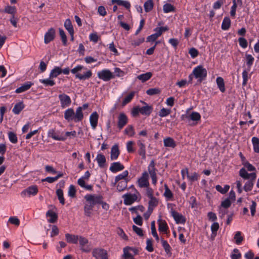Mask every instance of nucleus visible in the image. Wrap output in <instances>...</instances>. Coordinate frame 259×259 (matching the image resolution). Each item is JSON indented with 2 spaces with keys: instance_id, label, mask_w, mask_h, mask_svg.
<instances>
[{
  "instance_id": "1",
  "label": "nucleus",
  "mask_w": 259,
  "mask_h": 259,
  "mask_svg": "<svg viewBox=\"0 0 259 259\" xmlns=\"http://www.w3.org/2000/svg\"><path fill=\"white\" fill-rule=\"evenodd\" d=\"M240 176L245 180H247L243 187V189L246 192H248L252 189L254 182L256 178V172L248 173L245 168H241L239 170Z\"/></svg>"
},
{
  "instance_id": "2",
  "label": "nucleus",
  "mask_w": 259,
  "mask_h": 259,
  "mask_svg": "<svg viewBox=\"0 0 259 259\" xmlns=\"http://www.w3.org/2000/svg\"><path fill=\"white\" fill-rule=\"evenodd\" d=\"M72 74H75L76 78L79 80H87L92 75L91 70L81 65H78L71 70Z\"/></svg>"
},
{
  "instance_id": "3",
  "label": "nucleus",
  "mask_w": 259,
  "mask_h": 259,
  "mask_svg": "<svg viewBox=\"0 0 259 259\" xmlns=\"http://www.w3.org/2000/svg\"><path fill=\"white\" fill-rule=\"evenodd\" d=\"M207 76V70L202 65H199L195 67L192 73L190 74L189 78L192 80L193 76L198 79L199 81H202Z\"/></svg>"
},
{
  "instance_id": "4",
  "label": "nucleus",
  "mask_w": 259,
  "mask_h": 259,
  "mask_svg": "<svg viewBox=\"0 0 259 259\" xmlns=\"http://www.w3.org/2000/svg\"><path fill=\"white\" fill-rule=\"evenodd\" d=\"M124 204L126 205H130L135 202L139 201L140 195L139 192L135 190L134 193H127L122 196Z\"/></svg>"
},
{
  "instance_id": "5",
  "label": "nucleus",
  "mask_w": 259,
  "mask_h": 259,
  "mask_svg": "<svg viewBox=\"0 0 259 259\" xmlns=\"http://www.w3.org/2000/svg\"><path fill=\"white\" fill-rule=\"evenodd\" d=\"M201 116L198 112H192L191 113H187L182 116L183 120H186L191 124H197L198 121L200 120Z\"/></svg>"
},
{
  "instance_id": "6",
  "label": "nucleus",
  "mask_w": 259,
  "mask_h": 259,
  "mask_svg": "<svg viewBox=\"0 0 259 259\" xmlns=\"http://www.w3.org/2000/svg\"><path fill=\"white\" fill-rule=\"evenodd\" d=\"M148 172L152 180V183L154 185L157 184V169L155 167V162L154 160H151L148 166Z\"/></svg>"
},
{
  "instance_id": "7",
  "label": "nucleus",
  "mask_w": 259,
  "mask_h": 259,
  "mask_svg": "<svg viewBox=\"0 0 259 259\" xmlns=\"http://www.w3.org/2000/svg\"><path fill=\"white\" fill-rule=\"evenodd\" d=\"M148 172L152 180V183L154 185L157 184V169L155 167V162L154 160H151L148 166Z\"/></svg>"
},
{
  "instance_id": "8",
  "label": "nucleus",
  "mask_w": 259,
  "mask_h": 259,
  "mask_svg": "<svg viewBox=\"0 0 259 259\" xmlns=\"http://www.w3.org/2000/svg\"><path fill=\"white\" fill-rule=\"evenodd\" d=\"M86 201L95 206L102 202V197L100 195L88 194L84 196Z\"/></svg>"
},
{
  "instance_id": "9",
  "label": "nucleus",
  "mask_w": 259,
  "mask_h": 259,
  "mask_svg": "<svg viewBox=\"0 0 259 259\" xmlns=\"http://www.w3.org/2000/svg\"><path fill=\"white\" fill-rule=\"evenodd\" d=\"M138 185L140 188L147 187L149 186V175L147 171L142 173V176L137 181Z\"/></svg>"
},
{
  "instance_id": "10",
  "label": "nucleus",
  "mask_w": 259,
  "mask_h": 259,
  "mask_svg": "<svg viewBox=\"0 0 259 259\" xmlns=\"http://www.w3.org/2000/svg\"><path fill=\"white\" fill-rule=\"evenodd\" d=\"M98 77L104 81H107L113 77L112 73L107 69L102 70L97 73Z\"/></svg>"
},
{
  "instance_id": "11",
  "label": "nucleus",
  "mask_w": 259,
  "mask_h": 259,
  "mask_svg": "<svg viewBox=\"0 0 259 259\" xmlns=\"http://www.w3.org/2000/svg\"><path fill=\"white\" fill-rule=\"evenodd\" d=\"M37 192V187L35 185L31 186L21 192V196L23 197H30L36 195Z\"/></svg>"
},
{
  "instance_id": "12",
  "label": "nucleus",
  "mask_w": 259,
  "mask_h": 259,
  "mask_svg": "<svg viewBox=\"0 0 259 259\" xmlns=\"http://www.w3.org/2000/svg\"><path fill=\"white\" fill-rule=\"evenodd\" d=\"M58 97L60 101V104L62 108H65L70 105L71 103V100L68 95L65 94H62L59 95Z\"/></svg>"
},
{
  "instance_id": "13",
  "label": "nucleus",
  "mask_w": 259,
  "mask_h": 259,
  "mask_svg": "<svg viewBox=\"0 0 259 259\" xmlns=\"http://www.w3.org/2000/svg\"><path fill=\"white\" fill-rule=\"evenodd\" d=\"M48 136L57 141H65L66 140L65 137L61 134L59 132H56L53 129H50L48 131Z\"/></svg>"
},
{
  "instance_id": "14",
  "label": "nucleus",
  "mask_w": 259,
  "mask_h": 259,
  "mask_svg": "<svg viewBox=\"0 0 259 259\" xmlns=\"http://www.w3.org/2000/svg\"><path fill=\"white\" fill-rule=\"evenodd\" d=\"M136 253L137 251L135 249L126 247L123 249V259H135L134 256Z\"/></svg>"
},
{
  "instance_id": "15",
  "label": "nucleus",
  "mask_w": 259,
  "mask_h": 259,
  "mask_svg": "<svg viewBox=\"0 0 259 259\" xmlns=\"http://www.w3.org/2000/svg\"><path fill=\"white\" fill-rule=\"evenodd\" d=\"M55 36V30L54 28H50L48 31L45 33L44 36V42L46 44H49L52 41Z\"/></svg>"
},
{
  "instance_id": "16",
  "label": "nucleus",
  "mask_w": 259,
  "mask_h": 259,
  "mask_svg": "<svg viewBox=\"0 0 259 259\" xmlns=\"http://www.w3.org/2000/svg\"><path fill=\"white\" fill-rule=\"evenodd\" d=\"M93 255L96 259H107L106 251L102 249H96L93 251Z\"/></svg>"
},
{
  "instance_id": "17",
  "label": "nucleus",
  "mask_w": 259,
  "mask_h": 259,
  "mask_svg": "<svg viewBox=\"0 0 259 259\" xmlns=\"http://www.w3.org/2000/svg\"><path fill=\"white\" fill-rule=\"evenodd\" d=\"M170 213L177 224H183L185 222L184 217L180 213L175 211L172 209H171Z\"/></svg>"
},
{
  "instance_id": "18",
  "label": "nucleus",
  "mask_w": 259,
  "mask_h": 259,
  "mask_svg": "<svg viewBox=\"0 0 259 259\" xmlns=\"http://www.w3.org/2000/svg\"><path fill=\"white\" fill-rule=\"evenodd\" d=\"M99 115L97 112H94L90 116V122L93 130H95L98 122Z\"/></svg>"
},
{
  "instance_id": "19",
  "label": "nucleus",
  "mask_w": 259,
  "mask_h": 259,
  "mask_svg": "<svg viewBox=\"0 0 259 259\" xmlns=\"http://www.w3.org/2000/svg\"><path fill=\"white\" fill-rule=\"evenodd\" d=\"M124 167L120 162H115L111 164L109 169L113 173H116L124 169Z\"/></svg>"
},
{
  "instance_id": "20",
  "label": "nucleus",
  "mask_w": 259,
  "mask_h": 259,
  "mask_svg": "<svg viewBox=\"0 0 259 259\" xmlns=\"http://www.w3.org/2000/svg\"><path fill=\"white\" fill-rule=\"evenodd\" d=\"M120 154L118 146L117 144L113 145L111 149L110 159L115 160L117 159Z\"/></svg>"
},
{
  "instance_id": "21",
  "label": "nucleus",
  "mask_w": 259,
  "mask_h": 259,
  "mask_svg": "<svg viewBox=\"0 0 259 259\" xmlns=\"http://www.w3.org/2000/svg\"><path fill=\"white\" fill-rule=\"evenodd\" d=\"M78 241L80 246L81 249L85 252H88L90 250L91 248L87 247L86 245L88 243V240L87 238L79 236Z\"/></svg>"
},
{
  "instance_id": "22",
  "label": "nucleus",
  "mask_w": 259,
  "mask_h": 259,
  "mask_svg": "<svg viewBox=\"0 0 259 259\" xmlns=\"http://www.w3.org/2000/svg\"><path fill=\"white\" fill-rule=\"evenodd\" d=\"M65 237L66 241L72 244H76L79 239V236L69 233H66Z\"/></svg>"
},
{
  "instance_id": "23",
  "label": "nucleus",
  "mask_w": 259,
  "mask_h": 259,
  "mask_svg": "<svg viewBox=\"0 0 259 259\" xmlns=\"http://www.w3.org/2000/svg\"><path fill=\"white\" fill-rule=\"evenodd\" d=\"M127 118L125 114L121 113L119 114L118 119V126L121 129L127 123Z\"/></svg>"
},
{
  "instance_id": "24",
  "label": "nucleus",
  "mask_w": 259,
  "mask_h": 259,
  "mask_svg": "<svg viewBox=\"0 0 259 259\" xmlns=\"http://www.w3.org/2000/svg\"><path fill=\"white\" fill-rule=\"evenodd\" d=\"M33 83L30 81H27L23 84L20 87L16 90V93H21L29 90Z\"/></svg>"
},
{
  "instance_id": "25",
  "label": "nucleus",
  "mask_w": 259,
  "mask_h": 259,
  "mask_svg": "<svg viewBox=\"0 0 259 259\" xmlns=\"http://www.w3.org/2000/svg\"><path fill=\"white\" fill-rule=\"evenodd\" d=\"M64 118L68 121H74V111L72 108H68L64 112Z\"/></svg>"
},
{
  "instance_id": "26",
  "label": "nucleus",
  "mask_w": 259,
  "mask_h": 259,
  "mask_svg": "<svg viewBox=\"0 0 259 259\" xmlns=\"http://www.w3.org/2000/svg\"><path fill=\"white\" fill-rule=\"evenodd\" d=\"M145 105L140 107L141 113L143 115H149L152 111L153 108L144 102H142Z\"/></svg>"
},
{
  "instance_id": "27",
  "label": "nucleus",
  "mask_w": 259,
  "mask_h": 259,
  "mask_svg": "<svg viewBox=\"0 0 259 259\" xmlns=\"http://www.w3.org/2000/svg\"><path fill=\"white\" fill-rule=\"evenodd\" d=\"M148 209L149 211H152L153 209L156 207L158 203V200L155 197L149 198Z\"/></svg>"
},
{
  "instance_id": "28",
  "label": "nucleus",
  "mask_w": 259,
  "mask_h": 259,
  "mask_svg": "<svg viewBox=\"0 0 259 259\" xmlns=\"http://www.w3.org/2000/svg\"><path fill=\"white\" fill-rule=\"evenodd\" d=\"M163 144L165 147L174 148L176 146V142L173 139L170 137H167L164 139Z\"/></svg>"
},
{
  "instance_id": "29",
  "label": "nucleus",
  "mask_w": 259,
  "mask_h": 259,
  "mask_svg": "<svg viewBox=\"0 0 259 259\" xmlns=\"http://www.w3.org/2000/svg\"><path fill=\"white\" fill-rule=\"evenodd\" d=\"M96 160H97L98 165L100 167H104L105 166L106 163V158L103 154L101 153H98L96 156Z\"/></svg>"
},
{
  "instance_id": "30",
  "label": "nucleus",
  "mask_w": 259,
  "mask_h": 259,
  "mask_svg": "<svg viewBox=\"0 0 259 259\" xmlns=\"http://www.w3.org/2000/svg\"><path fill=\"white\" fill-rule=\"evenodd\" d=\"M152 76V73L150 72H147L145 73L140 74L137 76V78L142 82H144L150 79Z\"/></svg>"
},
{
  "instance_id": "31",
  "label": "nucleus",
  "mask_w": 259,
  "mask_h": 259,
  "mask_svg": "<svg viewBox=\"0 0 259 259\" xmlns=\"http://www.w3.org/2000/svg\"><path fill=\"white\" fill-rule=\"evenodd\" d=\"M39 81L46 87H52L55 84V81L54 80V78L50 77V75L49 78L46 79H40L39 80Z\"/></svg>"
},
{
  "instance_id": "32",
  "label": "nucleus",
  "mask_w": 259,
  "mask_h": 259,
  "mask_svg": "<svg viewBox=\"0 0 259 259\" xmlns=\"http://www.w3.org/2000/svg\"><path fill=\"white\" fill-rule=\"evenodd\" d=\"M46 216L48 218V221L52 223L55 222L57 219V214L51 210H49L47 211Z\"/></svg>"
},
{
  "instance_id": "33",
  "label": "nucleus",
  "mask_w": 259,
  "mask_h": 259,
  "mask_svg": "<svg viewBox=\"0 0 259 259\" xmlns=\"http://www.w3.org/2000/svg\"><path fill=\"white\" fill-rule=\"evenodd\" d=\"M83 118V114L81 108H77L74 112V121L75 122L82 120Z\"/></svg>"
},
{
  "instance_id": "34",
  "label": "nucleus",
  "mask_w": 259,
  "mask_h": 259,
  "mask_svg": "<svg viewBox=\"0 0 259 259\" xmlns=\"http://www.w3.org/2000/svg\"><path fill=\"white\" fill-rule=\"evenodd\" d=\"M164 189L163 195L166 200H172L173 199V194L166 184L164 185Z\"/></svg>"
},
{
  "instance_id": "35",
  "label": "nucleus",
  "mask_w": 259,
  "mask_h": 259,
  "mask_svg": "<svg viewBox=\"0 0 259 259\" xmlns=\"http://www.w3.org/2000/svg\"><path fill=\"white\" fill-rule=\"evenodd\" d=\"M112 4L116 3L119 6H122L126 9H128L131 7V4L127 1L124 0H112Z\"/></svg>"
},
{
  "instance_id": "36",
  "label": "nucleus",
  "mask_w": 259,
  "mask_h": 259,
  "mask_svg": "<svg viewBox=\"0 0 259 259\" xmlns=\"http://www.w3.org/2000/svg\"><path fill=\"white\" fill-rule=\"evenodd\" d=\"M64 27L65 29L68 31L70 35H72V34H74L73 27L70 19H67L65 20L64 22Z\"/></svg>"
},
{
  "instance_id": "37",
  "label": "nucleus",
  "mask_w": 259,
  "mask_h": 259,
  "mask_svg": "<svg viewBox=\"0 0 259 259\" xmlns=\"http://www.w3.org/2000/svg\"><path fill=\"white\" fill-rule=\"evenodd\" d=\"M62 73V69L60 67L55 66L50 72V76L53 78L57 77Z\"/></svg>"
},
{
  "instance_id": "38",
  "label": "nucleus",
  "mask_w": 259,
  "mask_h": 259,
  "mask_svg": "<svg viewBox=\"0 0 259 259\" xmlns=\"http://www.w3.org/2000/svg\"><path fill=\"white\" fill-rule=\"evenodd\" d=\"M158 222L159 231L163 233H166L168 227L166 222L161 220H158Z\"/></svg>"
},
{
  "instance_id": "39",
  "label": "nucleus",
  "mask_w": 259,
  "mask_h": 259,
  "mask_svg": "<svg viewBox=\"0 0 259 259\" xmlns=\"http://www.w3.org/2000/svg\"><path fill=\"white\" fill-rule=\"evenodd\" d=\"M154 31H155V33L148 36L147 38V41H154L157 38L161 36V34L159 31L157 30L156 28L154 29Z\"/></svg>"
},
{
  "instance_id": "40",
  "label": "nucleus",
  "mask_w": 259,
  "mask_h": 259,
  "mask_svg": "<svg viewBox=\"0 0 259 259\" xmlns=\"http://www.w3.org/2000/svg\"><path fill=\"white\" fill-rule=\"evenodd\" d=\"M94 205H92L91 204L89 203V202L86 201V203H85L84 206V214L90 217L92 214V211L93 209Z\"/></svg>"
},
{
  "instance_id": "41",
  "label": "nucleus",
  "mask_w": 259,
  "mask_h": 259,
  "mask_svg": "<svg viewBox=\"0 0 259 259\" xmlns=\"http://www.w3.org/2000/svg\"><path fill=\"white\" fill-rule=\"evenodd\" d=\"M216 82L220 91L224 93L225 91V87L223 78L221 77H218L216 79Z\"/></svg>"
},
{
  "instance_id": "42",
  "label": "nucleus",
  "mask_w": 259,
  "mask_h": 259,
  "mask_svg": "<svg viewBox=\"0 0 259 259\" xmlns=\"http://www.w3.org/2000/svg\"><path fill=\"white\" fill-rule=\"evenodd\" d=\"M138 145L139 146V153L143 158L146 157L145 145L141 141L138 142Z\"/></svg>"
},
{
  "instance_id": "43",
  "label": "nucleus",
  "mask_w": 259,
  "mask_h": 259,
  "mask_svg": "<svg viewBox=\"0 0 259 259\" xmlns=\"http://www.w3.org/2000/svg\"><path fill=\"white\" fill-rule=\"evenodd\" d=\"M160 240H161V242L162 247L164 249L165 252L169 255H170L171 253V247H170V245H169V244L166 240H164L162 238H161L160 239Z\"/></svg>"
},
{
  "instance_id": "44",
  "label": "nucleus",
  "mask_w": 259,
  "mask_h": 259,
  "mask_svg": "<svg viewBox=\"0 0 259 259\" xmlns=\"http://www.w3.org/2000/svg\"><path fill=\"white\" fill-rule=\"evenodd\" d=\"M136 92H132L130 93H129L128 95H127L123 99L122 104V106H125L127 103L130 102L131 100L133 99Z\"/></svg>"
},
{
  "instance_id": "45",
  "label": "nucleus",
  "mask_w": 259,
  "mask_h": 259,
  "mask_svg": "<svg viewBox=\"0 0 259 259\" xmlns=\"http://www.w3.org/2000/svg\"><path fill=\"white\" fill-rule=\"evenodd\" d=\"M145 210V208L142 205H138L135 207H132L129 208V210L132 213H136L137 215L139 214V212H143Z\"/></svg>"
},
{
  "instance_id": "46",
  "label": "nucleus",
  "mask_w": 259,
  "mask_h": 259,
  "mask_svg": "<svg viewBox=\"0 0 259 259\" xmlns=\"http://www.w3.org/2000/svg\"><path fill=\"white\" fill-rule=\"evenodd\" d=\"M246 65L249 69L251 68L254 61V57L250 54H246L245 55Z\"/></svg>"
},
{
  "instance_id": "47",
  "label": "nucleus",
  "mask_w": 259,
  "mask_h": 259,
  "mask_svg": "<svg viewBox=\"0 0 259 259\" xmlns=\"http://www.w3.org/2000/svg\"><path fill=\"white\" fill-rule=\"evenodd\" d=\"M251 141L253 145V150L256 153L259 152V139L253 137L252 138Z\"/></svg>"
},
{
  "instance_id": "48",
  "label": "nucleus",
  "mask_w": 259,
  "mask_h": 259,
  "mask_svg": "<svg viewBox=\"0 0 259 259\" xmlns=\"http://www.w3.org/2000/svg\"><path fill=\"white\" fill-rule=\"evenodd\" d=\"M231 24V20L229 17H225L222 24V29L224 30H228Z\"/></svg>"
},
{
  "instance_id": "49",
  "label": "nucleus",
  "mask_w": 259,
  "mask_h": 259,
  "mask_svg": "<svg viewBox=\"0 0 259 259\" xmlns=\"http://www.w3.org/2000/svg\"><path fill=\"white\" fill-rule=\"evenodd\" d=\"M163 10L165 13H168L174 12L175 8L171 4L166 3L163 6Z\"/></svg>"
},
{
  "instance_id": "50",
  "label": "nucleus",
  "mask_w": 259,
  "mask_h": 259,
  "mask_svg": "<svg viewBox=\"0 0 259 259\" xmlns=\"http://www.w3.org/2000/svg\"><path fill=\"white\" fill-rule=\"evenodd\" d=\"M153 2L152 0L147 1L144 5V10L146 12L151 11L153 8Z\"/></svg>"
},
{
  "instance_id": "51",
  "label": "nucleus",
  "mask_w": 259,
  "mask_h": 259,
  "mask_svg": "<svg viewBox=\"0 0 259 259\" xmlns=\"http://www.w3.org/2000/svg\"><path fill=\"white\" fill-rule=\"evenodd\" d=\"M24 107V105L22 102L18 103L15 105L13 109V112L16 114H18Z\"/></svg>"
},
{
  "instance_id": "52",
  "label": "nucleus",
  "mask_w": 259,
  "mask_h": 259,
  "mask_svg": "<svg viewBox=\"0 0 259 259\" xmlns=\"http://www.w3.org/2000/svg\"><path fill=\"white\" fill-rule=\"evenodd\" d=\"M216 190L222 194L226 193L230 189V186L226 185L223 188L221 185H218L215 186Z\"/></svg>"
},
{
  "instance_id": "53",
  "label": "nucleus",
  "mask_w": 259,
  "mask_h": 259,
  "mask_svg": "<svg viewBox=\"0 0 259 259\" xmlns=\"http://www.w3.org/2000/svg\"><path fill=\"white\" fill-rule=\"evenodd\" d=\"M4 12L6 13H8L13 15L17 12L16 8L15 6H11L9 5H7L4 11Z\"/></svg>"
},
{
  "instance_id": "54",
  "label": "nucleus",
  "mask_w": 259,
  "mask_h": 259,
  "mask_svg": "<svg viewBox=\"0 0 259 259\" xmlns=\"http://www.w3.org/2000/svg\"><path fill=\"white\" fill-rule=\"evenodd\" d=\"M243 165L244 167H243L242 168H245L246 171L247 170H248L249 171H251V172H255V167L248 162H244L243 163Z\"/></svg>"
},
{
  "instance_id": "55",
  "label": "nucleus",
  "mask_w": 259,
  "mask_h": 259,
  "mask_svg": "<svg viewBox=\"0 0 259 259\" xmlns=\"http://www.w3.org/2000/svg\"><path fill=\"white\" fill-rule=\"evenodd\" d=\"M128 172L127 170H124L121 174L118 175L115 177V182H118L120 180H125V178L127 177Z\"/></svg>"
},
{
  "instance_id": "56",
  "label": "nucleus",
  "mask_w": 259,
  "mask_h": 259,
  "mask_svg": "<svg viewBox=\"0 0 259 259\" xmlns=\"http://www.w3.org/2000/svg\"><path fill=\"white\" fill-rule=\"evenodd\" d=\"M234 238L235 240V243L237 244H240L243 239V237L241 236V232L240 231L236 232Z\"/></svg>"
},
{
  "instance_id": "57",
  "label": "nucleus",
  "mask_w": 259,
  "mask_h": 259,
  "mask_svg": "<svg viewBox=\"0 0 259 259\" xmlns=\"http://www.w3.org/2000/svg\"><path fill=\"white\" fill-rule=\"evenodd\" d=\"M171 112L170 109L162 108L159 112L158 115L160 117H164Z\"/></svg>"
},
{
  "instance_id": "58",
  "label": "nucleus",
  "mask_w": 259,
  "mask_h": 259,
  "mask_svg": "<svg viewBox=\"0 0 259 259\" xmlns=\"http://www.w3.org/2000/svg\"><path fill=\"white\" fill-rule=\"evenodd\" d=\"M56 194L57 195L58 198L60 201V202L62 204H64L65 203V199L63 197V192L61 189H57L56 191Z\"/></svg>"
},
{
  "instance_id": "59",
  "label": "nucleus",
  "mask_w": 259,
  "mask_h": 259,
  "mask_svg": "<svg viewBox=\"0 0 259 259\" xmlns=\"http://www.w3.org/2000/svg\"><path fill=\"white\" fill-rule=\"evenodd\" d=\"M233 5L231 7L230 15L231 17H235L237 7V4L236 0H232Z\"/></svg>"
},
{
  "instance_id": "60",
  "label": "nucleus",
  "mask_w": 259,
  "mask_h": 259,
  "mask_svg": "<svg viewBox=\"0 0 259 259\" xmlns=\"http://www.w3.org/2000/svg\"><path fill=\"white\" fill-rule=\"evenodd\" d=\"M134 142L132 141H129L127 142L126 144V148L128 153H133L135 151L134 148Z\"/></svg>"
},
{
  "instance_id": "61",
  "label": "nucleus",
  "mask_w": 259,
  "mask_h": 259,
  "mask_svg": "<svg viewBox=\"0 0 259 259\" xmlns=\"http://www.w3.org/2000/svg\"><path fill=\"white\" fill-rule=\"evenodd\" d=\"M8 137L10 142L12 143L15 144L18 141L16 135L12 132H10L8 133Z\"/></svg>"
},
{
  "instance_id": "62",
  "label": "nucleus",
  "mask_w": 259,
  "mask_h": 259,
  "mask_svg": "<svg viewBox=\"0 0 259 259\" xmlns=\"http://www.w3.org/2000/svg\"><path fill=\"white\" fill-rule=\"evenodd\" d=\"M160 93V90L159 89L155 88H151L148 90L146 91V93L150 96H152L154 95L158 94Z\"/></svg>"
},
{
  "instance_id": "63",
  "label": "nucleus",
  "mask_w": 259,
  "mask_h": 259,
  "mask_svg": "<svg viewBox=\"0 0 259 259\" xmlns=\"http://www.w3.org/2000/svg\"><path fill=\"white\" fill-rule=\"evenodd\" d=\"M125 134L129 137H133L135 135L134 128L132 126H128L124 130Z\"/></svg>"
},
{
  "instance_id": "64",
  "label": "nucleus",
  "mask_w": 259,
  "mask_h": 259,
  "mask_svg": "<svg viewBox=\"0 0 259 259\" xmlns=\"http://www.w3.org/2000/svg\"><path fill=\"white\" fill-rule=\"evenodd\" d=\"M241 254L238 249H234L233 252L231 255V259H239L241 257Z\"/></svg>"
}]
</instances>
